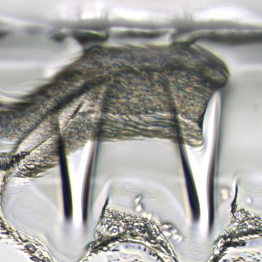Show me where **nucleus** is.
<instances>
[{
  "label": "nucleus",
  "mask_w": 262,
  "mask_h": 262,
  "mask_svg": "<svg viewBox=\"0 0 262 262\" xmlns=\"http://www.w3.org/2000/svg\"><path fill=\"white\" fill-rule=\"evenodd\" d=\"M145 49H108L100 46L84 49V55L72 70L67 71V105L75 98L91 99L101 105V113L95 124L99 137L118 134V115L127 122L128 115H156L168 112L176 118V102L186 103L192 79L198 78L212 91L223 89L228 71L220 60H201L189 68L174 58L162 67L145 64ZM152 117L160 119L153 116Z\"/></svg>",
  "instance_id": "f257e3e1"
},
{
  "label": "nucleus",
  "mask_w": 262,
  "mask_h": 262,
  "mask_svg": "<svg viewBox=\"0 0 262 262\" xmlns=\"http://www.w3.org/2000/svg\"><path fill=\"white\" fill-rule=\"evenodd\" d=\"M171 130L176 137V141L179 145L191 212L192 221L193 223H196L199 222L200 218V204L192 174L183 150V145L184 144V140L182 137L181 128L178 125L172 126Z\"/></svg>",
  "instance_id": "f03ea898"
},
{
  "label": "nucleus",
  "mask_w": 262,
  "mask_h": 262,
  "mask_svg": "<svg viewBox=\"0 0 262 262\" xmlns=\"http://www.w3.org/2000/svg\"><path fill=\"white\" fill-rule=\"evenodd\" d=\"M204 40L217 44L229 46H239L254 43H262V33L236 35L230 33L227 35L211 33L203 36Z\"/></svg>",
  "instance_id": "7ed1b4c3"
},
{
  "label": "nucleus",
  "mask_w": 262,
  "mask_h": 262,
  "mask_svg": "<svg viewBox=\"0 0 262 262\" xmlns=\"http://www.w3.org/2000/svg\"><path fill=\"white\" fill-rule=\"evenodd\" d=\"M59 157L62 179L64 217L67 221H69L72 217V200L67 160L65 155Z\"/></svg>",
  "instance_id": "20e7f679"
},
{
  "label": "nucleus",
  "mask_w": 262,
  "mask_h": 262,
  "mask_svg": "<svg viewBox=\"0 0 262 262\" xmlns=\"http://www.w3.org/2000/svg\"><path fill=\"white\" fill-rule=\"evenodd\" d=\"M27 152L23 151L21 155L19 154L16 156L5 154L4 156H0V168L4 170H7L11 167H14L18 162L22 159H24Z\"/></svg>",
  "instance_id": "39448f33"
},
{
  "label": "nucleus",
  "mask_w": 262,
  "mask_h": 262,
  "mask_svg": "<svg viewBox=\"0 0 262 262\" xmlns=\"http://www.w3.org/2000/svg\"><path fill=\"white\" fill-rule=\"evenodd\" d=\"M95 234L98 236L97 239L89 243L85 247L86 250L88 251L91 248L94 250L93 252L95 253H97L98 251L106 252L110 250V248L108 247V244H106L105 241H104L103 236L99 232H97Z\"/></svg>",
  "instance_id": "423d86ee"
},
{
  "label": "nucleus",
  "mask_w": 262,
  "mask_h": 262,
  "mask_svg": "<svg viewBox=\"0 0 262 262\" xmlns=\"http://www.w3.org/2000/svg\"><path fill=\"white\" fill-rule=\"evenodd\" d=\"M129 231L128 237L131 236H137L140 234L144 233L148 229L145 223L140 224L138 222H134L132 224H126L124 225V227Z\"/></svg>",
  "instance_id": "0eeeda50"
},
{
  "label": "nucleus",
  "mask_w": 262,
  "mask_h": 262,
  "mask_svg": "<svg viewBox=\"0 0 262 262\" xmlns=\"http://www.w3.org/2000/svg\"><path fill=\"white\" fill-rule=\"evenodd\" d=\"M73 37L81 45H86L98 39L97 35L89 33H75L73 34Z\"/></svg>",
  "instance_id": "6e6552de"
},
{
  "label": "nucleus",
  "mask_w": 262,
  "mask_h": 262,
  "mask_svg": "<svg viewBox=\"0 0 262 262\" xmlns=\"http://www.w3.org/2000/svg\"><path fill=\"white\" fill-rule=\"evenodd\" d=\"M89 192V184H86L84 192L82 207V220L84 224H86L88 221Z\"/></svg>",
  "instance_id": "1a4fd4ad"
},
{
  "label": "nucleus",
  "mask_w": 262,
  "mask_h": 262,
  "mask_svg": "<svg viewBox=\"0 0 262 262\" xmlns=\"http://www.w3.org/2000/svg\"><path fill=\"white\" fill-rule=\"evenodd\" d=\"M209 226L211 227L213 224L214 220V199L213 194L211 192L209 195Z\"/></svg>",
  "instance_id": "9d476101"
},
{
  "label": "nucleus",
  "mask_w": 262,
  "mask_h": 262,
  "mask_svg": "<svg viewBox=\"0 0 262 262\" xmlns=\"http://www.w3.org/2000/svg\"><path fill=\"white\" fill-rule=\"evenodd\" d=\"M128 234L129 233H127L126 231L123 232V233H119V235H118V236H111V237H103L104 241H105L106 244H110L111 243H114L115 242L117 241H119L120 239L121 240H124L125 239H127L128 238Z\"/></svg>",
  "instance_id": "9b49d317"
},
{
  "label": "nucleus",
  "mask_w": 262,
  "mask_h": 262,
  "mask_svg": "<svg viewBox=\"0 0 262 262\" xmlns=\"http://www.w3.org/2000/svg\"><path fill=\"white\" fill-rule=\"evenodd\" d=\"M129 35L130 36H132L133 37L145 39H151L155 37V36L154 35L152 34L147 33L144 32H140L138 33L130 32L129 33Z\"/></svg>",
  "instance_id": "f8f14e48"
},
{
  "label": "nucleus",
  "mask_w": 262,
  "mask_h": 262,
  "mask_svg": "<svg viewBox=\"0 0 262 262\" xmlns=\"http://www.w3.org/2000/svg\"><path fill=\"white\" fill-rule=\"evenodd\" d=\"M248 225L247 224H243L241 226V228L238 229L237 231H235L234 234L238 235L239 236H242L243 235H245L244 234L245 233H247L248 231V229H251L250 228H248Z\"/></svg>",
  "instance_id": "ddd939ff"
},
{
  "label": "nucleus",
  "mask_w": 262,
  "mask_h": 262,
  "mask_svg": "<svg viewBox=\"0 0 262 262\" xmlns=\"http://www.w3.org/2000/svg\"><path fill=\"white\" fill-rule=\"evenodd\" d=\"M247 233H245L244 234L245 235H254V234H259L260 236H262V226H259L258 228H255L254 229H248Z\"/></svg>",
  "instance_id": "4468645a"
},
{
  "label": "nucleus",
  "mask_w": 262,
  "mask_h": 262,
  "mask_svg": "<svg viewBox=\"0 0 262 262\" xmlns=\"http://www.w3.org/2000/svg\"><path fill=\"white\" fill-rule=\"evenodd\" d=\"M57 150L59 156L65 155H64V142L60 140L59 141L58 145L57 147Z\"/></svg>",
  "instance_id": "2eb2a0df"
},
{
  "label": "nucleus",
  "mask_w": 262,
  "mask_h": 262,
  "mask_svg": "<svg viewBox=\"0 0 262 262\" xmlns=\"http://www.w3.org/2000/svg\"><path fill=\"white\" fill-rule=\"evenodd\" d=\"M235 235V236H233V235L232 233H230L229 234L228 236H225L224 239L225 241L227 240L228 238L231 239L230 241H227V242L225 243V246L226 247H228L232 246V240H234L236 238H237L239 237L238 235H237L236 234Z\"/></svg>",
  "instance_id": "dca6fc26"
},
{
  "label": "nucleus",
  "mask_w": 262,
  "mask_h": 262,
  "mask_svg": "<svg viewBox=\"0 0 262 262\" xmlns=\"http://www.w3.org/2000/svg\"><path fill=\"white\" fill-rule=\"evenodd\" d=\"M189 53L194 59L198 60L201 58V54L194 49H191Z\"/></svg>",
  "instance_id": "f3484780"
},
{
  "label": "nucleus",
  "mask_w": 262,
  "mask_h": 262,
  "mask_svg": "<svg viewBox=\"0 0 262 262\" xmlns=\"http://www.w3.org/2000/svg\"><path fill=\"white\" fill-rule=\"evenodd\" d=\"M52 134H58L59 129L58 127V124L57 123L56 121L54 122L51 124V130Z\"/></svg>",
  "instance_id": "a211bd4d"
},
{
  "label": "nucleus",
  "mask_w": 262,
  "mask_h": 262,
  "mask_svg": "<svg viewBox=\"0 0 262 262\" xmlns=\"http://www.w3.org/2000/svg\"><path fill=\"white\" fill-rule=\"evenodd\" d=\"M67 36L63 34H58L52 37V39L56 41H61L66 38Z\"/></svg>",
  "instance_id": "6ab92c4d"
},
{
  "label": "nucleus",
  "mask_w": 262,
  "mask_h": 262,
  "mask_svg": "<svg viewBox=\"0 0 262 262\" xmlns=\"http://www.w3.org/2000/svg\"><path fill=\"white\" fill-rule=\"evenodd\" d=\"M120 225L119 226H109L108 228V230L111 233H116L117 232H118V235H119V233H121L120 231Z\"/></svg>",
  "instance_id": "aec40b11"
},
{
  "label": "nucleus",
  "mask_w": 262,
  "mask_h": 262,
  "mask_svg": "<svg viewBox=\"0 0 262 262\" xmlns=\"http://www.w3.org/2000/svg\"><path fill=\"white\" fill-rule=\"evenodd\" d=\"M180 44L181 45V48L184 51L189 52L192 49L190 48V43L188 42H182Z\"/></svg>",
  "instance_id": "412c9836"
},
{
  "label": "nucleus",
  "mask_w": 262,
  "mask_h": 262,
  "mask_svg": "<svg viewBox=\"0 0 262 262\" xmlns=\"http://www.w3.org/2000/svg\"><path fill=\"white\" fill-rule=\"evenodd\" d=\"M27 250L31 253L35 252L36 249L34 246L33 245L29 244L26 246Z\"/></svg>",
  "instance_id": "4be33fe9"
},
{
  "label": "nucleus",
  "mask_w": 262,
  "mask_h": 262,
  "mask_svg": "<svg viewBox=\"0 0 262 262\" xmlns=\"http://www.w3.org/2000/svg\"><path fill=\"white\" fill-rule=\"evenodd\" d=\"M248 223H249V224L250 225H255V226H258V225H257V223H259L258 222H257V221L256 222V221H254V220H253V219L251 220L249 222H248Z\"/></svg>",
  "instance_id": "5701e85b"
},
{
  "label": "nucleus",
  "mask_w": 262,
  "mask_h": 262,
  "mask_svg": "<svg viewBox=\"0 0 262 262\" xmlns=\"http://www.w3.org/2000/svg\"><path fill=\"white\" fill-rule=\"evenodd\" d=\"M7 35V33H6L4 32H0V39L5 38Z\"/></svg>",
  "instance_id": "b1692460"
},
{
  "label": "nucleus",
  "mask_w": 262,
  "mask_h": 262,
  "mask_svg": "<svg viewBox=\"0 0 262 262\" xmlns=\"http://www.w3.org/2000/svg\"><path fill=\"white\" fill-rule=\"evenodd\" d=\"M239 245V244L238 242L233 241V240H232V247H236L237 246H238Z\"/></svg>",
  "instance_id": "393cba45"
},
{
  "label": "nucleus",
  "mask_w": 262,
  "mask_h": 262,
  "mask_svg": "<svg viewBox=\"0 0 262 262\" xmlns=\"http://www.w3.org/2000/svg\"><path fill=\"white\" fill-rule=\"evenodd\" d=\"M220 259V257H219L217 256H215L213 259V262H218L219 261V260Z\"/></svg>",
  "instance_id": "a878e982"
},
{
  "label": "nucleus",
  "mask_w": 262,
  "mask_h": 262,
  "mask_svg": "<svg viewBox=\"0 0 262 262\" xmlns=\"http://www.w3.org/2000/svg\"><path fill=\"white\" fill-rule=\"evenodd\" d=\"M238 243H239V246H245V241H243V240L240 241V242H238Z\"/></svg>",
  "instance_id": "bb28decb"
},
{
  "label": "nucleus",
  "mask_w": 262,
  "mask_h": 262,
  "mask_svg": "<svg viewBox=\"0 0 262 262\" xmlns=\"http://www.w3.org/2000/svg\"><path fill=\"white\" fill-rule=\"evenodd\" d=\"M0 224H2V225H1L2 229H5V228H4V224L3 223H2V222H0Z\"/></svg>",
  "instance_id": "cd10ccee"
},
{
  "label": "nucleus",
  "mask_w": 262,
  "mask_h": 262,
  "mask_svg": "<svg viewBox=\"0 0 262 262\" xmlns=\"http://www.w3.org/2000/svg\"><path fill=\"white\" fill-rule=\"evenodd\" d=\"M47 260H48V258H44L43 260V262H46L47 261Z\"/></svg>",
  "instance_id": "c85d7f7f"
},
{
  "label": "nucleus",
  "mask_w": 262,
  "mask_h": 262,
  "mask_svg": "<svg viewBox=\"0 0 262 262\" xmlns=\"http://www.w3.org/2000/svg\"><path fill=\"white\" fill-rule=\"evenodd\" d=\"M219 150H220V147L219 146H218V150H217V156H219Z\"/></svg>",
  "instance_id": "c756f323"
},
{
  "label": "nucleus",
  "mask_w": 262,
  "mask_h": 262,
  "mask_svg": "<svg viewBox=\"0 0 262 262\" xmlns=\"http://www.w3.org/2000/svg\"><path fill=\"white\" fill-rule=\"evenodd\" d=\"M246 219V220H247V221H248L249 219V218L247 217V215L244 218V219Z\"/></svg>",
  "instance_id": "7c9ffc66"
},
{
  "label": "nucleus",
  "mask_w": 262,
  "mask_h": 262,
  "mask_svg": "<svg viewBox=\"0 0 262 262\" xmlns=\"http://www.w3.org/2000/svg\"><path fill=\"white\" fill-rule=\"evenodd\" d=\"M199 125H200V127H202V123H200Z\"/></svg>",
  "instance_id": "2f4dec72"
},
{
  "label": "nucleus",
  "mask_w": 262,
  "mask_h": 262,
  "mask_svg": "<svg viewBox=\"0 0 262 262\" xmlns=\"http://www.w3.org/2000/svg\"><path fill=\"white\" fill-rule=\"evenodd\" d=\"M33 258H37L36 256H33L31 257V259H33Z\"/></svg>",
  "instance_id": "473e14b6"
},
{
  "label": "nucleus",
  "mask_w": 262,
  "mask_h": 262,
  "mask_svg": "<svg viewBox=\"0 0 262 262\" xmlns=\"http://www.w3.org/2000/svg\"><path fill=\"white\" fill-rule=\"evenodd\" d=\"M4 233H5V234H8V233H9V232H8V231H7V232H4Z\"/></svg>",
  "instance_id": "72a5a7b5"
},
{
  "label": "nucleus",
  "mask_w": 262,
  "mask_h": 262,
  "mask_svg": "<svg viewBox=\"0 0 262 262\" xmlns=\"http://www.w3.org/2000/svg\"><path fill=\"white\" fill-rule=\"evenodd\" d=\"M233 210H234V207H232V211H233Z\"/></svg>",
  "instance_id": "f704fd0d"
},
{
  "label": "nucleus",
  "mask_w": 262,
  "mask_h": 262,
  "mask_svg": "<svg viewBox=\"0 0 262 262\" xmlns=\"http://www.w3.org/2000/svg\"><path fill=\"white\" fill-rule=\"evenodd\" d=\"M98 145H99V143L98 142L97 143V148L98 147Z\"/></svg>",
  "instance_id": "c9c22d12"
}]
</instances>
